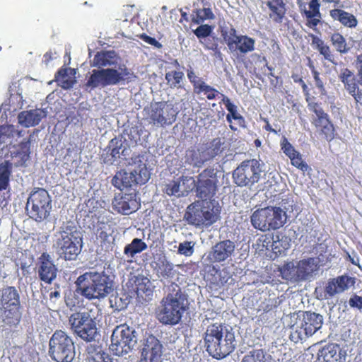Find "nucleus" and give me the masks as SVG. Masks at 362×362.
<instances>
[{
	"label": "nucleus",
	"mask_w": 362,
	"mask_h": 362,
	"mask_svg": "<svg viewBox=\"0 0 362 362\" xmlns=\"http://www.w3.org/2000/svg\"><path fill=\"white\" fill-rule=\"evenodd\" d=\"M120 57L114 51L97 52L90 61L92 70L86 83V88H105L117 85L123 81H132L136 76L125 64H121Z\"/></svg>",
	"instance_id": "f257e3e1"
},
{
	"label": "nucleus",
	"mask_w": 362,
	"mask_h": 362,
	"mask_svg": "<svg viewBox=\"0 0 362 362\" xmlns=\"http://www.w3.org/2000/svg\"><path fill=\"white\" fill-rule=\"evenodd\" d=\"M165 292V296L156 308V318L163 325H175L186 310L187 299L181 288L174 283L168 286Z\"/></svg>",
	"instance_id": "f03ea898"
},
{
	"label": "nucleus",
	"mask_w": 362,
	"mask_h": 362,
	"mask_svg": "<svg viewBox=\"0 0 362 362\" xmlns=\"http://www.w3.org/2000/svg\"><path fill=\"white\" fill-rule=\"evenodd\" d=\"M76 283L81 295L89 300L103 299L114 291V276L105 270L86 272L78 277Z\"/></svg>",
	"instance_id": "7ed1b4c3"
},
{
	"label": "nucleus",
	"mask_w": 362,
	"mask_h": 362,
	"mask_svg": "<svg viewBox=\"0 0 362 362\" xmlns=\"http://www.w3.org/2000/svg\"><path fill=\"white\" fill-rule=\"evenodd\" d=\"M206 351L214 358H223L235 349V334L231 327L215 323L208 326L204 337Z\"/></svg>",
	"instance_id": "20e7f679"
},
{
	"label": "nucleus",
	"mask_w": 362,
	"mask_h": 362,
	"mask_svg": "<svg viewBox=\"0 0 362 362\" xmlns=\"http://www.w3.org/2000/svg\"><path fill=\"white\" fill-rule=\"evenodd\" d=\"M288 209L281 206H268L255 211L250 216L252 226L257 230L267 232L284 226L288 218Z\"/></svg>",
	"instance_id": "39448f33"
},
{
	"label": "nucleus",
	"mask_w": 362,
	"mask_h": 362,
	"mask_svg": "<svg viewBox=\"0 0 362 362\" xmlns=\"http://www.w3.org/2000/svg\"><path fill=\"white\" fill-rule=\"evenodd\" d=\"M97 308L86 309L71 315L69 322L73 332L85 341H95L99 335L97 328Z\"/></svg>",
	"instance_id": "423d86ee"
},
{
	"label": "nucleus",
	"mask_w": 362,
	"mask_h": 362,
	"mask_svg": "<svg viewBox=\"0 0 362 362\" xmlns=\"http://www.w3.org/2000/svg\"><path fill=\"white\" fill-rule=\"evenodd\" d=\"M137 340V333L132 327L120 325L112 333L110 350L115 356H126L135 349Z\"/></svg>",
	"instance_id": "0eeeda50"
},
{
	"label": "nucleus",
	"mask_w": 362,
	"mask_h": 362,
	"mask_svg": "<svg viewBox=\"0 0 362 362\" xmlns=\"http://www.w3.org/2000/svg\"><path fill=\"white\" fill-rule=\"evenodd\" d=\"M195 180L192 177H185L182 180V185L190 182L193 188L196 187L197 197L202 202L210 200L216 194L217 191V171L212 168H209L202 171Z\"/></svg>",
	"instance_id": "6e6552de"
},
{
	"label": "nucleus",
	"mask_w": 362,
	"mask_h": 362,
	"mask_svg": "<svg viewBox=\"0 0 362 362\" xmlns=\"http://www.w3.org/2000/svg\"><path fill=\"white\" fill-rule=\"evenodd\" d=\"M49 355L56 362H72L76 356L74 343L65 332L57 330L49 342Z\"/></svg>",
	"instance_id": "1a4fd4ad"
},
{
	"label": "nucleus",
	"mask_w": 362,
	"mask_h": 362,
	"mask_svg": "<svg viewBox=\"0 0 362 362\" xmlns=\"http://www.w3.org/2000/svg\"><path fill=\"white\" fill-rule=\"evenodd\" d=\"M28 216L35 221L47 219L52 210V198L43 188L34 189L29 194L25 207Z\"/></svg>",
	"instance_id": "9d476101"
},
{
	"label": "nucleus",
	"mask_w": 362,
	"mask_h": 362,
	"mask_svg": "<svg viewBox=\"0 0 362 362\" xmlns=\"http://www.w3.org/2000/svg\"><path fill=\"white\" fill-rule=\"evenodd\" d=\"M135 166L128 170L117 172L112 180V184L121 191L129 188H133L138 185L146 183L150 174L146 164L140 159L135 162Z\"/></svg>",
	"instance_id": "9b49d317"
},
{
	"label": "nucleus",
	"mask_w": 362,
	"mask_h": 362,
	"mask_svg": "<svg viewBox=\"0 0 362 362\" xmlns=\"http://www.w3.org/2000/svg\"><path fill=\"white\" fill-rule=\"evenodd\" d=\"M322 315L311 312L303 313L301 315H298V321L291 327L290 338L296 343L312 336L322 327Z\"/></svg>",
	"instance_id": "f8f14e48"
},
{
	"label": "nucleus",
	"mask_w": 362,
	"mask_h": 362,
	"mask_svg": "<svg viewBox=\"0 0 362 362\" xmlns=\"http://www.w3.org/2000/svg\"><path fill=\"white\" fill-rule=\"evenodd\" d=\"M204 205L203 202H195L187 208L184 219L196 227L209 226L218 218L217 210L211 208L208 202Z\"/></svg>",
	"instance_id": "ddd939ff"
},
{
	"label": "nucleus",
	"mask_w": 362,
	"mask_h": 362,
	"mask_svg": "<svg viewBox=\"0 0 362 362\" xmlns=\"http://www.w3.org/2000/svg\"><path fill=\"white\" fill-rule=\"evenodd\" d=\"M262 171V165L258 160H245L233 171V177L238 186L251 187L258 182Z\"/></svg>",
	"instance_id": "4468645a"
},
{
	"label": "nucleus",
	"mask_w": 362,
	"mask_h": 362,
	"mask_svg": "<svg viewBox=\"0 0 362 362\" xmlns=\"http://www.w3.org/2000/svg\"><path fill=\"white\" fill-rule=\"evenodd\" d=\"M177 113L173 105L167 103H156L151 105L148 115L151 122L163 126L171 124L175 122Z\"/></svg>",
	"instance_id": "2eb2a0df"
},
{
	"label": "nucleus",
	"mask_w": 362,
	"mask_h": 362,
	"mask_svg": "<svg viewBox=\"0 0 362 362\" xmlns=\"http://www.w3.org/2000/svg\"><path fill=\"white\" fill-rule=\"evenodd\" d=\"M81 241L79 238H55L53 247L57 254L65 260H74L81 252L78 245Z\"/></svg>",
	"instance_id": "dca6fc26"
},
{
	"label": "nucleus",
	"mask_w": 362,
	"mask_h": 362,
	"mask_svg": "<svg viewBox=\"0 0 362 362\" xmlns=\"http://www.w3.org/2000/svg\"><path fill=\"white\" fill-rule=\"evenodd\" d=\"M327 249L325 244H320L317 247V252L319 253L317 257H308L297 262L300 276L302 280L308 279L313 276V274L317 272L320 267V263L323 262L328 259V255H323L322 252Z\"/></svg>",
	"instance_id": "f3484780"
},
{
	"label": "nucleus",
	"mask_w": 362,
	"mask_h": 362,
	"mask_svg": "<svg viewBox=\"0 0 362 362\" xmlns=\"http://www.w3.org/2000/svg\"><path fill=\"white\" fill-rule=\"evenodd\" d=\"M235 244L230 240H224L215 244L205 255V260L209 263L221 262L231 258L235 253Z\"/></svg>",
	"instance_id": "a211bd4d"
},
{
	"label": "nucleus",
	"mask_w": 362,
	"mask_h": 362,
	"mask_svg": "<svg viewBox=\"0 0 362 362\" xmlns=\"http://www.w3.org/2000/svg\"><path fill=\"white\" fill-rule=\"evenodd\" d=\"M37 273L40 279L46 284H52L57 278L58 269L49 254L44 252L38 258Z\"/></svg>",
	"instance_id": "6ab92c4d"
},
{
	"label": "nucleus",
	"mask_w": 362,
	"mask_h": 362,
	"mask_svg": "<svg viewBox=\"0 0 362 362\" xmlns=\"http://www.w3.org/2000/svg\"><path fill=\"white\" fill-rule=\"evenodd\" d=\"M355 278L346 274L339 276L329 280L325 288V298H332L337 294L341 293L353 287Z\"/></svg>",
	"instance_id": "aec40b11"
},
{
	"label": "nucleus",
	"mask_w": 362,
	"mask_h": 362,
	"mask_svg": "<svg viewBox=\"0 0 362 362\" xmlns=\"http://www.w3.org/2000/svg\"><path fill=\"white\" fill-rule=\"evenodd\" d=\"M162 344L155 337H147L141 351L142 361L144 362H162Z\"/></svg>",
	"instance_id": "412c9836"
},
{
	"label": "nucleus",
	"mask_w": 362,
	"mask_h": 362,
	"mask_svg": "<svg viewBox=\"0 0 362 362\" xmlns=\"http://www.w3.org/2000/svg\"><path fill=\"white\" fill-rule=\"evenodd\" d=\"M346 352L337 344H329L317 353V362H345Z\"/></svg>",
	"instance_id": "4be33fe9"
},
{
	"label": "nucleus",
	"mask_w": 362,
	"mask_h": 362,
	"mask_svg": "<svg viewBox=\"0 0 362 362\" xmlns=\"http://www.w3.org/2000/svg\"><path fill=\"white\" fill-rule=\"evenodd\" d=\"M48 113L47 108L42 107L22 111L18 115V123L25 128L35 127L45 118Z\"/></svg>",
	"instance_id": "5701e85b"
},
{
	"label": "nucleus",
	"mask_w": 362,
	"mask_h": 362,
	"mask_svg": "<svg viewBox=\"0 0 362 362\" xmlns=\"http://www.w3.org/2000/svg\"><path fill=\"white\" fill-rule=\"evenodd\" d=\"M135 195L126 194L117 197L112 201V206L118 213L130 214L138 209L139 204L134 198Z\"/></svg>",
	"instance_id": "b1692460"
},
{
	"label": "nucleus",
	"mask_w": 362,
	"mask_h": 362,
	"mask_svg": "<svg viewBox=\"0 0 362 362\" xmlns=\"http://www.w3.org/2000/svg\"><path fill=\"white\" fill-rule=\"evenodd\" d=\"M1 305L3 308H18L20 296L18 290L13 286H7L1 290Z\"/></svg>",
	"instance_id": "393cba45"
},
{
	"label": "nucleus",
	"mask_w": 362,
	"mask_h": 362,
	"mask_svg": "<svg viewBox=\"0 0 362 362\" xmlns=\"http://www.w3.org/2000/svg\"><path fill=\"white\" fill-rule=\"evenodd\" d=\"M107 148L109 151H110V155L114 160L117 158L126 159L131 151L128 144L122 138H114L111 139Z\"/></svg>",
	"instance_id": "a878e982"
},
{
	"label": "nucleus",
	"mask_w": 362,
	"mask_h": 362,
	"mask_svg": "<svg viewBox=\"0 0 362 362\" xmlns=\"http://www.w3.org/2000/svg\"><path fill=\"white\" fill-rule=\"evenodd\" d=\"M136 293L138 298L145 301L152 299L153 296V286L151 281L146 277L139 276L135 281Z\"/></svg>",
	"instance_id": "bb28decb"
},
{
	"label": "nucleus",
	"mask_w": 362,
	"mask_h": 362,
	"mask_svg": "<svg viewBox=\"0 0 362 362\" xmlns=\"http://www.w3.org/2000/svg\"><path fill=\"white\" fill-rule=\"evenodd\" d=\"M330 16L334 20L339 21L348 28H355L358 23L357 19L353 14L341 9L331 10Z\"/></svg>",
	"instance_id": "cd10ccee"
},
{
	"label": "nucleus",
	"mask_w": 362,
	"mask_h": 362,
	"mask_svg": "<svg viewBox=\"0 0 362 362\" xmlns=\"http://www.w3.org/2000/svg\"><path fill=\"white\" fill-rule=\"evenodd\" d=\"M21 132L11 124L0 126V145L11 144L15 137L22 136Z\"/></svg>",
	"instance_id": "c85d7f7f"
},
{
	"label": "nucleus",
	"mask_w": 362,
	"mask_h": 362,
	"mask_svg": "<svg viewBox=\"0 0 362 362\" xmlns=\"http://www.w3.org/2000/svg\"><path fill=\"white\" fill-rule=\"evenodd\" d=\"M18 308H0V327L15 325L18 321Z\"/></svg>",
	"instance_id": "c756f323"
},
{
	"label": "nucleus",
	"mask_w": 362,
	"mask_h": 362,
	"mask_svg": "<svg viewBox=\"0 0 362 362\" xmlns=\"http://www.w3.org/2000/svg\"><path fill=\"white\" fill-rule=\"evenodd\" d=\"M353 73L347 68L342 69L339 74V79L344 83L345 88L351 95H355L358 88L353 76Z\"/></svg>",
	"instance_id": "7c9ffc66"
},
{
	"label": "nucleus",
	"mask_w": 362,
	"mask_h": 362,
	"mask_svg": "<svg viewBox=\"0 0 362 362\" xmlns=\"http://www.w3.org/2000/svg\"><path fill=\"white\" fill-rule=\"evenodd\" d=\"M281 274L283 279L292 281L302 280L297 263L288 262L281 269Z\"/></svg>",
	"instance_id": "2f4dec72"
},
{
	"label": "nucleus",
	"mask_w": 362,
	"mask_h": 362,
	"mask_svg": "<svg viewBox=\"0 0 362 362\" xmlns=\"http://www.w3.org/2000/svg\"><path fill=\"white\" fill-rule=\"evenodd\" d=\"M223 144L221 139L216 138L207 146L202 147L207 160L212 159L222 152Z\"/></svg>",
	"instance_id": "473e14b6"
},
{
	"label": "nucleus",
	"mask_w": 362,
	"mask_h": 362,
	"mask_svg": "<svg viewBox=\"0 0 362 362\" xmlns=\"http://www.w3.org/2000/svg\"><path fill=\"white\" fill-rule=\"evenodd\" d=\"M88 359L89 362H112L108 354L103 351L100 347L89 346L87 349Z\"/></svg>",
	"instance_id": "72a5a7b5"
},
{
	"label": "nucleus",
	"mask_w": 362,
	"mask_h": 362,
	"mask_svg": "<svg viewBox=\"0 0 362 362\" xmlns=\"http://www.w3.org/2000/svg\"><path fill=\"white\" fill-rule=\"evenodd\" d=\"M206 161L202 148L197 151L189 150L186 153V162L194 167L200 168Z\"/></svg>",
	"instance_id": "f704fd0d"
},
{
	"label": "nucleus",
	"mask_w": 362,
	"mask_h": 362,
	"mask_svg": "<svg viewBox=\"0 0 362 362\" xmlns=\"http://www.w3.org/2000/svg\"><path fill=\"white\" fill-rule=\"evenodd\" d=\"M109 301L110 307L117 311L125 309L130 302L129 296L126 293L112 294Z\"/></svg>",
	"instance_id": "c9c22d12"
},
{
	"label": "nucleus",
	"mask_w": 362,
	"mask_h": 362,
	"mask_svg": "<svg viewBox=\"0 0 362 362\" xmlns=\"http://www.w3.org/2000/svg\"><path fill=\"white\" fill-rule=\"evenodd\" d=\"M12 164L4 161L0 164V190L9 189V180L11 175Z\"/></svg>",
	"instance_id": "e433bc0d"
},
{
	"label": "nucleus",
	"mask_w": 362,
	"mask_h": 362,
	"mask_svg": "<svg viewBox=\"0 0 362 362\" xmlns=\"http://www.w3.org/2000/svg\"><path fill=\"white\" fill-rule=\"evenodd\" d=\"M147 249V245L140 238H134L131 243L127 245L124 249V255L132 258L137 253Z\"/></svg>",
	"instance_id": "4c0bfd02"
},
{
	"label": "nucleus",
	"mask_w": 362,
	"mask_h": 362,
	"mask_svg": "<svg viewBox=\"0 0 362 362\" xmlns=\"http://www.w3.org/2000/svg\"><path fill=\"white\" fill-rule=\"evenodd\" d=\"M163 192L168 196L180 197L185 196L188 189H182V185L179 180H172L164 185Z\"/></svg>",
	"instance_id": "58836bf2"
},
{
	"label": "nucleus",
	"mask_w": 362,
	"mask_h": 362,
	"mask_svg": "<svg viewBox=\"0 0 362 362\" xmlns=\"http://www.w3.org/2000/svg\"><path fill=\"white\" fill-rule=\"evenodd\" d=\"M74 233H76L75 223L71 221H66L62 223L59 227V230L55 233V238H59V236L62 238H77Z\"/></svg>",
	"instance_id": "ea45409f"
},
{
	"label": "nucleus",
	"mask_w": 362,
	"mask_h": 362,
	"mask_svg": "<svg viewBox=\"0 0 362 362\" xmlns=\"http://www.w3.org/2000/svg\"><path fill=\"white\" fill-rule=\"evenodd\" d=\"M269 9L272 11L269 16L276 23H281L285 15V8L283 1L281 3L274 4L271 1L267 3Z\"/></svg>",
	"instance_id": "a19ab883"
},
{
	"label": "nucleus",
	"mask_w": 362,
	"mask_h": 362,
	"mask_svg": "<svg viewBox=\"0 0 362 362\" xmlns=\"http://www.w3.org/2000/svg\"><path fill=\"white\" fill-rule=\"evenodd\" d=\"M255 39L247 35H240V38L238 40L239 52L244 54L252 52L255 49Z\"/></svg>",
	"instance_id": "79ce46f5"
},
{
	"label": "nucleus",
	"mask_w": 362,
	"mask_h": 362,
	"mask_svg": "<svg viewBox=\"0 0 362 362\" xmlns=\"http://www.w3.org/2000/svg\"><path fill=\"white\" fill-rule=\"evenodd\" d=\"M313 110L317 117L313 121V124L316 127L322 128L330 122L328 115L317 103L313 105Z\"/></svg>",
	"instance_id": "37998d69"
},
{
	"label": "nucleus",
	"mask_w": 362,
	"mask_h": 362,
	"mask_svg": "<svg viewBox=\"0 0 362 362\" xmlns=\"http://www.w3.org/2000/svg\"><path fill=\"white\" fill-rule=\"evenodd\" d=\"M184 74L182 71H173L165 74V78L168 85L172 88L181 87Z\"/></svg>",
	"instance_id": "c03bdc74"
},
{
	"label": "nucleus",
	"mask_w": 362,
	"mask_h": 362,
	"mask_svg": "<svg viewBox=\"0 0 362 362\" xmlns=\"http://www.w3.org/2000/svg\"><path fill=\"white\" fill-rule=\"evenodd\" d=\"M331 41L337 52L346 53L349 51V49L346 47V40L341 34L338 33L332 34Z\"/></svg>",
	"instance_id": "a18cd8bd"
},
{
	"label": "nucleus",
	"mask_w": 362,
	"mask_h": 362,
	"mask_svg": "<svg viewBox=\"0 0 362 362\" xmlns=\"http://www.w3.org/2000/svg\"><path fill=\"white\" fill-rule=\"evenodd\" d=\"M195 243L193 241H184L178 246L177 253L185 257H190L194 252Z\"/></svg>",
	"instance_id": "49530a36"
},
{
	"label": "nucleus",
	"mask_w": 362,
	"mask_h": 362,
	"mask_svg": "<svg viewBox=\"0 0 362 362\" xmlns=\"http://www.w3.org/2000/svg\"><path fill=\"white\" fill-rule=\"evenodd\" d=\"M173 264L168 261L162 262L160 266L158 268V272L162 277L169 278L173 277L175 274L173 269Z\"/></svg>",
	"instance_id": "de8ad7c7"
},
{
	"label": "nucleus",
	"mask_w": 362,
	"mask_h": 362,
	"mask_svg": "<svg viewBox=\"0 0 362 362\" xmlns=\"http://www.w3.org/2000/svg\"><path fill=\"white\" fill-rule=\"evenodd\" d=\"M196 13L197 18L195 20V22L197 23H200L203 22L204 20L213 19L214 18V15L209 8L197 9Z\"/></svg>",
	"instance_id": "09e8293b"
},
{
	"label": "nucleus",
	"mask_w": 362,
	"mask_h": 362,
	"mask_svg": "<svg viewBox=\"0 0 362 362\" xmlns=\"http://www.w3.org/2000/svg\"><path fill=\"white\" fill-rule=\"evenodd\" d=\"M61 293L58 291H51L49 293V300L47 303L49 309L53 310L57 308V305L60 302Z\"/></svg>",
	"instance_id": "8fccbe9b"
},
{
	"label": "nucleus",
	"mask_w": 362,
	"mask_h": 362,
	"mask_svg": "<svg viewBox=\"0 0 362 362\" xmlns=\"http://www.w3.org/2000/svg\"><path fill=\"white\" fill-rule=\"evenodd\" d=\"M281 149L284 153L291 158L293 156H298V152L296 151L294 147L287 141L286 138H284L281 142Z\"/></svg>",
	"instance_id": "3c124183"
},
{
	"label": "nucleus",
	"mask_w": 362,
	"mask_h": 362,
	"mask_svg": "<svg viewBox=\"0 0 362 362\" xmlns=\"http://www.w3.org/2000/svg\"><path fill=\"white\" fill-rule=\"evenodd\" d=\"M291 159L293 165L305 172L309 169L308 165L302 159L300 154L293 156Z\"/></svg>",
	"instance_id": "603ef678"
},
{
	"label": "nucleus",
	"mask_w": 362,
	"mask_h": 362,
	"mask_svg": "<svg viewBox=\"0 0 362 362\" xmlns=\"http://www.w3.org/2000/svg\"><path fill=\"white\" fill-rule=\"evenodd\" d=\"M212 31V28L206 24L199 26L194 31V33L199 38H204L210 35Z\"/></svg>",
	"instance_id": "864d4df0"
},
{
	"label": "nucleus",
	"mask_w": 362,
	"mask_h": 362,
	"mask_svg": "<svg viewBox=\"0 0 362 362\" xmlns=\"http://www.w3.org/2000/svg\"><path fill=\"white\" fill-rule=\"evenodd\" d=\"M29 146H30V143L28 141H23L21 144V149H23V150L25 149V151H24L23 153H20L21 160V161H18L17 163V165H23L28 160V158H29V152H28Z\"/></svg>",
	"instance_id": "5fc2aeb1"
},
{
	"label": "nucleus",
	"mask_w": 362,
	"mask_h": 362,
	"mask_svg": "<svg viewBox=\"0 0 362 362\" xmlns=\"http://www.w3.org/2000/svg\"><path fill=\"white\" fill-rule=\"evenodd\" d=\"M320 54L323 55L325 59L332 62L334 64H336L337 62H334L333 54L331 52L330 48L329 46L326 45H323L317 49Z\"/></svg>",
	"instance_id": "6e6d98bb"
},
{
	"label": "nucleus",
	"mask_w": 362,
	"mask_h": 362,
	"mask_svg": "<svg viewBox=\"0 0 362 362\" xmlns=\"http://www.w3.org/2000/svg\"><path fill=\"white\" fill-rule=\"evenodd\" d=\"M229 114L226 116V119L229 123H231L232 119H241V115L237 111V106L233 103L230 104L226 107Z\"/></svg>",
	"instance_id": "4d7b16f0"
},
{
	"label": "nucleus",
	"mask_w": 362,
	"mask_h": 362,
	"mask_svg": "<svg viewBox=\"0 0 362 362\" xmlns=\"http://www.w3.org/2000/svg\"><path fill=\"white\" fill-rule=\"evenodd\" d=\"M264 354L262 350H257L251 356L244 357L243 362H262Z\"/></svg>",
	"instance_id": "13d9d810"
},
{
	"label": "nucleus",
	"mask_w": 362,
	"mask_h": 362,
	"mask_svg": "<svg viewBox=\"0 0 362 362\" xmlns=\"http://www.w3.org/2000/svg\"><path fill=\"white\" fill-rule=\"evenodd\" d=\"M312 74L315 82L316 87L320 89L322 95H325L326 90L325 88L323 81L320 78V73L315 69H313L312 70Z\"/></svg>",
	"instance_id": "bf43d9fd"
},
{
	"label": "nucleus",
	"mask_w": 362,
	"mask_h": 362,
	"mask_svg": "<svg viewBox=\"0 0 362 362\" xmlns=\"http://www.w3.org/2000/svg\"><path fill=\"white\" fill-rule=\"evenodd\" d=\"M322 134H325L327 140H331L334 138V126L331 122L321 128Z\"/></svg>",
	"instance_id": "052dcab7"
},
{
	"label": "nucleus",
	"mask_w": 362,
	"mask_h": 362,
	"mask_svg": "<svg viewBox=\"0 0 362 362\" xmlns=\"http://www.w3.org/2000/svg\"><path fill=\"white\" fill-rule=\"evenodd\" d=\"M223 35L225 40H238L240 38V35H237L236 30L232 27L224 31Z\"/></svg>",
	"instance_id": "680f3d73"
},
{
	"label": "nucleus",
	"mask_w": 362,
	"mask_h": 362,
	"mask_svg": "<svg viewBox=\"0 0 362 362\" xmlns=\"http://www.w3.org/2000/svg\"><path fill=\"white\" fill-rule=\"evenodd\" d=\"M349 304L351 308H356L359 310H362V297L357 295H354L351 298H350Z\"/></svg>",
	"instance_id": "e2e57ef3"
},
{
	"label": "nucleus",
	"mask_w": 362,
	"mask_h": 362,
	"mask_svg": "<svg viewBox=\"0 0 362 362\" xmlns=\"http://www.w3.org/2000/svg\"><path fill=\"white\" fill-rule=\"evenodd\" d=\"M140 37L145 42H146L151 45H153L156 48L160 49L162 47V45L158 41H157L155 38L151 37L146 34L141 35Z\"/></svg>",
	"instance_id": "0e129e2a"
},
{
	"label": "nucleus",
	"mask_w": 362,
	"mask_h": 362,
	"mask_svg": "<svg viewBox=\"0 0 362 362\" xmlns=\"http://www.w3.org/2000/svg\"><path fill=\"white\" fill-rule=\"evenodd\" d=\"M194 86L196 88L199 89V92H207L211 90V86L206 84L203 81L199 80L194 83Z\"/></svg>",
	"instance_id": "69168bd1"
},
{
	"label": "nucleus",
	"mask_w": 362,
	"mask_h": 362,
	"mask_svg": "<svg viewBox=\"0 0 362 362\" xmlns=\"http://www.w3.org/2000/svg\"><path fill=\"white\" fill-rule=\"evenodd\" d=\"M309 8L311 9V11L315 12V15L321 16L319 10L320 4L318 3L317 0H311L309 3Z\"/></svg>",
	"instance_id": "338daca9"
},
{
	"label": "nucleus",
	"mask_w": 362,
	"mask_h": 362,
	"mask_svg": "<svg viewBox=\"0 0 362 362\" xmlns=\"http://www.w3.org/2000/svg\"><path fill=\"white\" fill-rule=\"evenodd\" d=\"M309 36L311 37L312 43L316 45L317 49L325 44L324 42L317 36L313 34H310Z\"/></svg>",
	"instance_id": "774afa93"
}]
</instances>
